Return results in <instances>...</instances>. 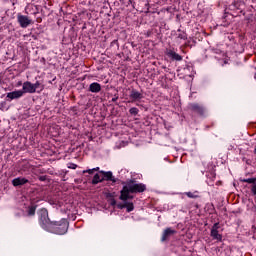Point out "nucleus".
Listing matches in <instances>:
<instances>
[{
	"label": "nucleus",
	"instance_id": "3",
	"mask_svg": "<svg viewBox=\"0 0 256 256\" xmlns=\"http://www.w3.org/2000/svg\"><path fill=\"white\" fill-rule=\"evenodd\" d=\"M124 187H127V189L131 192V193H144V191H147V186H145V184L143 183H135V180H128L126 182V185H124Z\"/></svg>",
	"mask_w": 256,
	"mask_h": 256
},
{
	"label": "nucleus",
	"instance_id": "9",
	"mask_svg": "<svg viewBox=\"0 0 256 256\" xmlns=\"http://www.w3.org/2000/svg\"><path fill=\"white\" fill-rule=\"evenodd\" d=\"M189 109L198 115H205V108L197 103L190 104Z\"/></svg>",
	"mask_w": 256,
	"mask_h": 256
},
{
	"label": "nucleus",
	"instance_id": "27",
	"mask_svg": "<svg viewBox=\"0 0 256 256\" xmlns=\"http://www.w3.org/2000/svg\"><path fill=\"white\" fill-rule=\"evenodd\" d=\"M69 169H77V164L70 163L68 166Z\"/></svg>",
	"mask_w": 256,
	"mask_h": 256
},
{
	"label": "nucleus",
	"instance_id": "28",
	"mask_svg": "<svg viewBox=\"0 0 256 256\" xmlns=\"http://www.w3.org/2000/svg\"><path fill=\"white\" fill-rule=\"evenodd\" d=\"M117 208L118 209H125V202H124V204H121V203L117 204Z\"/></svg>",
	"mask_w": 256,
	"mask_h": 256
},
{
	"label": "nucleus",
	"instance_id": "23",
	"mask_svg": "<svg viewBox=\"0 0 256 256\" xmlns=\"http://www.w3.org/2000/svg\"><path fill=\"white\" fill-rule=\"evenodd\" d=\"M105 195H106V199H109V200L115 198V192H113V193H109V192H108V193H106Z\"/></svg>",
	"mask_w": 256,
	"mask_h": 256
},
{
	"label": "nucleus",
	"instance_id": "5",
	"mask_svg": "<svg viewBox=\"0 0 256 256\" xmlns=\"http://www.w3.org/2000/svg\"><path fill=\"white\" fill-rule=\"evenodd\" d=\"M210 235H211L212 239H214L216 241H222L223 236L221 234H219V223H215L212 226Z\"/></svg>",
	"mask_w": 256,
	"mask_h": 256
},
{
	"label": "nucleus",
	"instance_id": "18",
	"mask_svg": "<svg viewBox=\"0 0 256 256\" xmlns=\"http://www.w3.org/2000/svg\"><path fill=\"white\" fill-rule=\"evenodd\" d=\"M34 87V91L37 93V89H40V91H43V89H45V86H43V84H41V82L36 81V83L33 84Z\"/></svg>",
	"mask_w": 256,
	"mask_h": 256
},
{
	"label": "nucleus",
	"instance_id": "26",
	"mask_svg": "<svg viewBox=\"0 0 256 256\" xmlns=\"http://www.w3.org/2000/svg\"><path fill=\"white\" fill-rule=\"evenodd\" d=\"M83 173H89V175H93L94 170L93 169L84 170Z\"/></svg>",
	"mask_w": 256,
	"mask_h": 256
},
{
	"label": "nucleus",
	"instance_id": "25",
	"mask_svg": "<svg viewBox=\"0 0 256 256\" xmlns=\"http://www.w3.org/2000/svg\"><path fill=\"white\" fill-rule=\"evenodd\" d=\"M178 39H184V40L187 39V34L185 33L179 34Z\"/></svg>",
	"mask_w": 256,
	"mask_h": 256
},
{
	"label": "nucleus",
	"instance_id": "4",
	"mask_svg": "<svg viewBox=\"0 0 256 256\" xmlns=\"http://www.w3.org/2000/svg\"><path fill=\"white\" fill-rule=\"evenodd\" d=\"M17 21H18L20 27H22V29H27V27H29V25H33V20H31L29 18V16H25L23 14L17 15Z\"/></svg>",
	"mask_w": 256,
	"mask_h": 256
},
{
	"label": "nucleus",
	"instance_id": "11",
	"mask_svg": "<svg viewBox=\"0 0 256 256\" xmlns=\"http://www.w3.org/2000/svg\"><path fill=\"white\" fill-rule=\"evenodd\" d=\"M23 91L22 90H16L13 92L7 93L6 99L7 101H13V99H21L23 97Z\"/></svg>",
	"mask_w": 256,
	"mask_h": 256
},
{
	"label": "nucleus",
	"instance_id": "21",
	"mask_svg": "<svg viewBox=\"0 0 256 256\" xmlns=\"http://www.w3.org/2000/svg\"><path fill=\"white\" fill-rule=\"evenodd\" d=\"M240 181L242 183H250L251 185H253L254 181H256V178L241 179Z\"/></svg>",
	"mask_w": 256,
	"mask_h": 256
},
{
	"label": "nucleus",
	"instance_id": "22",
	"mask_svg": "<svg viewBox=\"0 0 256 256\" xmlns=\"http://www.w3.org/2000/svg\"><path fill=\"white\" fill-rule=\"evenodd\" d=\"M187 197H189L190 199H197V197H199V195H195L192 192H186Z\"/></svg>",
	"mask_w": 256,
	"mask_h": 256
},
{
	"label": "nucleus",
	"instance_id": "31",
	"mask_svg": "<svg viewBox=\"0 0 256 256\" xmlns=\"http://www.w3.org/2000/svg\"><path fill=\"white\" fill-rule=\"evenodd\" d=\"M21 85H23V82L19 81V82L17 83V87H21Z\"/></svg>",
	"mask_w": 256,
	"mask_h": 256
},
{
	"label": "nucleus",
	"instance_id": "2",
	"mask_svg": "<svg viewBox=\"0 0 256 256\" xmlns=\"http://www.w3.org/2000/svg\"><path fill=\"white\" fill-rule=\"evenodd\" d=\"M38 221L44 231H49V228L53 224V221L49 218V211L46 208H41L38 211Z\"/></svg>",
	"mask_w": 256,
	"mask_h": 256
},
{
	"label": "nucleus",
	"instance_id": "16",
	"mask_svg": "<svg viewBox=\"0 0 256 256\" xmlns=\"http://www.w3.org/2000/svg\"><path fill=\"white\" fill-rule=\"evenodd\" d=\"M35 211H37V205L32 204V205L28 206V211H27L28 217L35 216Z\"/></svg>",
	"mask_w": 256,
	"mask_h": 256
},
{
	"label": "nucleus",
	"instance_id": "30",
	"mask_svg": "<svg viewBox=\"0 0 256 256\" xmlns=\"http://www.w3.org/2000/svg\"><path fill=\"white\" fill-rule=\"evenodd\" d=\"M117 99H119V96L112 98V103H115L117 101Z\"/></svg>",
	"mask_w": 256,
	"mask_h": 256
},
{
	"label": "nucleus",
	"instance_id": "32",
	"mask_svg": "<svg viewBox=\"0 0 256 256\" xmlns=\"http://www.w3.org/2000/svg\"><path fill=\"white\" fill-rule=\"evenodd\" d=\"M93 171H94V172H95V171H100V170H99V167L93 168Z\"/></svg>",
	"mask_w": 256,
	"mask_h": 256
},
{
	"label": "nucleus",
	"instance_id": "29",
	"mask_svg": "<svg viewBox=\"0 0 256 256\" xmlns=\"http://www.w3.org/2000/svg\"><path fill=\"white\" fill-rule=\"evenodd\" d=\"M39 181H47V176H39Z\"/></svg>",
	"mask_w": 256,
	"mask_h": 256
},
{
	"label": "nucleus",
	"instance_id": "7",
	"mask_svg": "<svg viewBox=\"0 0 256 256\" xmlns=\"http://www.w3.org/2000/svg\"><path fill=\"white\" fill-rule=\"evenodd\" d=\"M165 54L171 61H183V56L177 54L173 49H166Z\"/></svg>",
	"mask_w": 256,
	"mask_h": 256
},
{
	"label": "nucleus",
	"instance_id": "13",
	"mask_svg": "<svg viewBox=\"0 0 256 256\" xmlns=\"http://www.w3.org/2000/svg\"><path fill=\"white\" fill-rule=\"evenodd\" d=\"M177 231L171 229V228H166L162 234L161 241L164 243V241H168L169 237H172V235H175Z\"/></svg>",
	"mask_w": 256,
	"mask_h": 256
},
{
	"label": "nucleus",
	"instance_id": "15",
	"mask_svg": "<svg viewBox=\"0 0 256 256\" xmlns=\"http://www.w3.org/2000/svg\"><path fill=\"white\" fill-rule=\"evenodd\" d=\"M130 99H132V101H139V99H143V94L137 90H132L130 92Z\"/></svg>",
	"mask_w": 256,
	"mask_h": 256
},
{
	"label": "nucleus",
	"instance_id": "8",
	"mask_svg": "<svg viewBox=\"0 0 256 256\" xmlns=\"http://www.w3.org/2000/svg\"><path fill=\"white\" fill-rule=\"evenodd\" d=\"M100 175H103L102 177V181H112L113 183H115L116 181H118L117 178H115V176H113V172L111 171H99Z\"/></svg>",
	"mask_w": 256,
	"mask_h": 256
},
{
	"label": "nucleus",
	"instance_id": "20",
	"mask_svg": "<svg viewBox=\"0 0 256 256\" xmlns=\"http://www.w3.org/2000/svg\"><path fill=\"white\" fill-rule=\"evenodd\" d=\"M129 113H130V115H134V116L138 115L139 109L137 107H132V108H130Z\"/></svg>",
	"mask_w": 256,
	"mask_h": 256
},
{
	"label": "nucleus",
	"instance_id": "10",
	"mask_svg": "<svg viewBox=\"0 0 256 256\" xmlns=\"http://www.w3.org/2000/svg\"><path fill=\"white\" fill-rule=\"evenodd\" d=\"M22 93L23 95H25V93H36L33 83H31L30 81L24 82L22 84Z\"/></svg>",
	"mask_w": 256,
	"mask_h": 256
},
{
	"label": "nucleus",
	"instance_id": "14",
	"mask_svg": "<svg viewBox=\"0 0 256 256\" xmlns=\"http://www.w3.org/2000/svg\"><path fill=\"white\" fill-rule=\"evenodd\" d=\"M91 93H100L101 91V84L97 83V82H93L90 84L89 89H88Z\"/></svg>",
	"mask_w": 256,
	"mask_h": 256
},
{
	"label": "nucleus",
	"instance_id": "24",
	"mask_svg": "<svg viewBox=\"0 0 256 256\" xmlns=\"http://www.w3.org/2000/svg\"><path fill=\"white\" fill-rule=\"evenodd\" d=\"M109 203H110V205H111L112 207H115V205H117V200H115V198H111V199L109 200Z\"/></svg>",
	"mask_w": 256,
	"mask_h": 256
},
{
	"label": "nucleus",
	"instance_id": "19",
	"mask_svg": "<svg viewBox=\"0 0 256 256\" xmlns=\"http://www.w3.org/2000/svg\"><path fill=\"white\" fill-rule=\"evenodd\" d=\"M124 203H125V209H127V213H131V211L135 209L133 202H124Z\"/></svg>",
	"mask_w": 256,
	"mask_h": 256
},
{
	"label": "nucleus",
	"instance_id": "1",
	"mask_svg": "<svg viewBox=\"0 0 256 256\" xmlns=\"http://www.w3.org/2000/svg\"><path fill=\"white\" fill-rule=\"evenodd\" d=\"M69 229V222L67 220L62 219L60 221H53L48 228L49 233H54L55 235H65Z\"/></svg>",
	"mask_w": 256,
	"mask_h": 256
},
{
	"label": "nucleus",
	"instance_id": "12",
	"mask_svg": "<svg viewBox=\"0 0 256 256\" xmlns=\"http://www.w3.org/2000/svg\"><path fill=\"white\" fill-rule=\"evenodd\" d=\"M27 183H29V179L24 177H18L12 180L13 187H23V185H27Z\"/></svg>",
	"mask_w": 256,
	"mask_h": 256
},
{
	"label": "nucleus",
	"instance_id": "6",
	"mask_svg": "<svg viewBox=\"0 0 256 256\" xmlns=\"http://www.w3.org/2000/svg\"><path fill=\"white\" fill-rule=\"evenodd\" d=\"M130 193L131 192L127 189V187L123 186L122 190L120 191V201L127 202L129 201V199H134L133 195H131Z\"/></svg>",
	"mask_w": 256,
	"mask_h": 256
},
{
	"label": "nucleus",
	"instance_id": "17",
	"mask_svg": "<svg viewBox=\"0 0 256 256\" xmlns=\"http://www.w3.org/2000/svg\"><path fill=\"white\" fill-rule=\"evenodd\" d=\"M99 183H103V178L99 174H95L92 179V185H97Z\"/></svg>",
	"mask_w": 256,
	"mask_h": 256
},
{
	"label": "nucleus",
	"instance_id": "34",
	"mask_svg": "<svg viewBox=\"0 0 256 256\" xmlns=\"http://www.w3.org/2000/svg\"><path fill=\"white\" fill-rule=\"evenodd\" d=\"M254 77H255V79H256V73H255V76H254Z\"/></svg>",
	"mask_w": 256,
	"mask_h": 256
},
{
	"label": "nucleus",
	"instance_id": "33",
	"mask_svg": "<svg viewBox=\"0 0 256 256\" xmlns=\"http://www.w3.org/2000/svg\"><path fill=\"white\" fill-rule=\"evenodd\" d=\"M254 155H256V147L254 148V151H253Z\"/></svg>",
	"mask_w": 256,
	"mask_h": 256
}]
</instances>
